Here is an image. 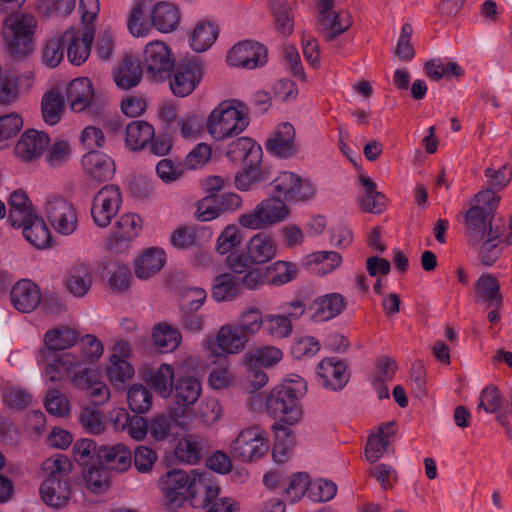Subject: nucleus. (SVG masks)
Returning <instances> with one entry per match:
<instances>
[{
  "label": "nucleus",
  "instance_id": "f257e3e1",
  "mask_svg": "<svg viewBox=\"0 0 512 512\" xmlns=\"http://www.w3.org/2000/svg\"><path fill=\"white\" fill-rule=\"evenodd\" d=\"M497 199L489 192L470 200V208L464 214L465 237L468 245L477 249L480 261L492 266L500 256L498 248L505 226L495 218Z\"/></svg>",
  "mask_w": 512,
  "mask_h": 512
},
{
  "label": "nucleus",
  "instance_id": "f03ea898",
  "mask_svg": "<svg viewBox=\"0 0 512 512\" xmlns=\"http://www.w3.org/2000/svg\"><path fill=\"white\" fill-rule=\"evenodd\" d=\"M157 487L163 503L170 507H179L189 501L194 508H203L220 490L207 472H187L182 469L166 471L158 479Z\"/></svg>",
  "mask_w": 512,
  "mask_h": 512
},
{
  "label": "nucleus",
  "instance_id": "7ed1b4c3",
  "mask_svg": "<svg viewBox=\"0 0 512 512\" xmlns=\"http://www.w3.org/2000/svg\"><path fill=\"white\" fill-rule=\"evenodd\" d=\"M306 391V382L300 377L277 385L266 399L268 413L281 424H296L302 416L298 400L306 394Z\"/></svg>",
  "mask_w": 512,
  "mask_h": 512
},
{
  "label": "nucleus",
  "instance_id": "20e7f679",
  "mask_svg": "<svg viewBox=\"0 0 512 512\" xmlns=\"http://www.w3.org/2000/svg\"><path fill=\"white\" fill-rule=\"evenodd\" d=\"M249 125L248 109L237 99L222 101L209 114L206 128L216 141L241 134Z\"/></svg>",
  "mask_w": 512,
  "mask_h": 512
},
{
  "label": "nucleus",
  "instance_id": "39448f33",
  "mask_svg": "<svg viewBox=\"0 0 512 512\" xmlns=\"http://www.w3.org/2000/svg\"><path fill=\"white\" fill-rule=\"evenodd\" d=\"M36 28L37 20L30 14L11 13L4 19L2 35L11 56L22 58L30 53Z\"/></svg>",
  "mask_w": 512,
  "mask_h": 512
},
{
  "label": "nucleus",
  "instance_id": "423d86ee",
  "mask_svg": "<svg viewBox=\"0 0 512 512\" xmlns=\"http://www.w3.org/2000/svg\"><path fill=\"white\" fill-rule=\"evenodd\" d=\"M289 215V208L278 197L262 200L256 207L238 218V223L247 229L259 230L277 224Z\"/></svg>",
  "mask_w": 512,
  "mask_h": 512
},
{
  "label": "nucleus",
  "instance_id": "0eeeda50",
  "mask_svg": "<svg viewBox=\"0 0 512 512\" xmlns=\"http://www.w3.org/2000/svg\"><path fill=\"white\" fill-rule=\"evenodd\" d=\"M268 450L265 433L257 426L241 430L229 446L232 457L244 463L257 461L266 455Z\"/></svg>",
  "mask_w": 512,
  "mask_h": 512
},
{
  "label": "nucleus",
  "instance_id": "6e6552de",
  "mask_svg": "<svg viewBox=\"0 0 512 512\" xmlns=\"http://www.w3.org/2000/svg\"><path fill=\"white\" fill-rule=\"evenodd\" d=\"M335 0H317L316 31L325 42H332L352 26L348 13L335 11Z\"/></svg>",
  "mask_w": 512,
  "mask_h": 512
},
{
  "label": "nucleus",
  "instance_id": "1a4fd4ad",
  "mask_svg": "<svg viewBox=\"0 0 512 512\" xmlns=\"http://www.w3.org/2000/svg\"><path fill=\"white\" fill-rule=\"evenodd\" d=\"M142 230V219L134 213H124L115 222L105 247L108 251L120 254L127 251L132 241Z\"/></svg>",
  "mask_w": 512,
  "mask_h": 512
},
{
  "label": "nucleus",
  "instance_id": "9d476101",
  "mask_svg": "<svg viewBox=\"0 0 512 512\" xmlns=\"http://www.w3.org/2000/svg\"><path fill=\"white\" fill-rule=\"evenodd\" d=\"M122 204V193L117 185L103 186L94 196L91 215L94 223L102 228L107 227L118 214Z\"/></svg>",
  "mask_w": 512,
  "mask_h": 512
},
{
  "label": "nucleus",
  "instance_id": "9b49d317",
  "mask_svg": "<svg viewBox=\"0 0 512 512\" xmlns=\"http://www.w3.org/2000/svg\"><path fill=\"white\" fill-rule=\"evenodd\" d=\"M94 33V26H86L82 31L70 27L62 34L63 47H66L67 58L70 63L79 66L88 59Z\"/></svg>",
  "mask_w": 512,
  "mask_h": 512
},
{
  "label": "nucleus",
  "instance_id": "f8f14e48",
  "mask_svg": "<svg viewBox=\"0 0 512 512\" xmlns=\"http://www.w3.org/2000/svg\"><path fill=\"white\" fill-rule=\"evenodd\" d=\"M268 51L259 42L245 40L235 44L227 54V62L231 66L255 69L267 62Z\"/></svg>",
  "mask_w": 512,
  "mask_h": 512
},
{
  "label": "nucleus",
  "instance_id": "ddd939ff",
  "mask_svg": "<svg viewBox=\"0 0 512 512\" xmlns=\"http://www.w3.org/2000/svg\"><path fill=\"white\" fill-rule=\"evenodd\" d=\"M203 77L202 64L197 59L185 60L176 66L170 79V88L174 95H190Z\"/></svg>",
  "mask_w": 512,
  "mask_h": 512
},
{
  "label": "nucleus",
  "instance_id": "4468645a",
  "mask_svg": "<svg viewBox=\"0 0 512 512\" xmlns=\"http://www.w3.org/2000/svg\"><path fill=\"white\" fill-rule=\"evenodd\" d=\"M45 214L55 228L63 235L72 234L77 227V215L73 206L61 197H52L45 204Z\"/></svg>",
  "mask_w": 512,
  "mask_h": 512
},
{
  "label": "nucleus",
  "instance_id": "2eb2a0df",
  "mask_svg": "<svg viewBox=\"0 0 512 512\" xmlns=\"http://www.w3.org/2000/svg\"><path fill=\"white\" fill-rule=\"evenodd\" d=\"M144 65L148 76L155 81H162L174 67V60L165 43L152 41L144 50Z\"/></svg>",
  "mask_w": 512,
  "mask_h": 512
},
{
  "label": "nucleus",
  "instance_id": "dca6fc26",
  "mask_svg": "<svg viewBox=\"0 0 512 512\" xmlns=\"http://www.w3.org/2000/svg\"><path fill=\"white\" fill-rule=\"evenodd\" d=\"M317 375L322 386L331 391L342 390L350 377L346 362L334 357L321 360L317 367Z\"/></svg>",
  "mask_w": 512,
  "mask_h": 512
},
{
  "label": "nucleus",
  "instance_id": "f3484780",
  "mask_svg": "<svg viewBox=\"0 0 512 512\" xmlns=\"http://www.w3.org/2000/svg\"><path fill=\"white\" fill-rule=\"evenodd\" d=\"M50 143L49 136L41 131H25L15 146V155L24 162H32L41 157Z\"/></svg>",
  "mask_w": 512,
  "mask_h": 512
},
{
  "label": "nucleus",
  "instance_id": "a211bd4d",
  "mask_svg": "<svg viewBox=\"0 0 512 512\" xmlns=\"http://www.w3.org/2000/svg\"><path fill=\"white\" fill-rule=\"evenodd\" d=\"M266 149L273 155L287 158L297 151L295 145V129L288 122L277 126L274 133L266 141Z\"/></svg>",
  "mask_w": 512,
  "mask_h": 512
},
{
  "label": "nucleus",
  "instance_id": "6ab92c4d",
  "mask_svg": "<svg viewBox=\"0 0 512 512\" xmlns=\"http://www.w3.org/2000/svg\"><path fill=\"white\" fill-rule=\"evenodd\" d=\"M10 298L13 306L18 311L30 313L39 305L41 292L34 282L22 279L13 286Z\"/></svg>",
  "mask_w": 512,
  "mask_h": 512
},
{
  "label": "nucleus",
  "instance_id": "aec40b11",
  "mask_svg": "<svg viewBox=\"0 0 512 512\" xmlns=\"http://www.w3.org/2000/svg\"><path fill=\"white\" fill-rule=\"evenodd\" d=\"M84 172L98 182L112 179L115 173L114 161L98 151H89L82 157Z\"/></svg>",
  "mask_w": 512,
  "mask_h": 512
},
{
  "label": "nucleus",
  "instance_id": "412c9836",
  "mask_svg": "<svg viewBox=\"0 0 512 512\" xmlns=\"http://www.w3.org/2000/svg\"><path fill=\"white\" fill-rule=\"evenodd\" d=\"M246 252L253 265L266 264L276 256L277 244L272 236L259 232L247 242Z\"/></svg>",
  "mask_w": 512,
  "mask_h": 512
},
{
  "label": "nucleus",
  "instance_id": "4be33fe9",
  "mask_svg": "<svg viewBox=\"0 0 512 512\" xmlns=\"http://www.w3.org/2000/svg\"><path fill=\"white\" fill-rule=\"evenodd\" d=\"M43 502L53 508L67 505L71 497V488L68 478L48 477L40 486Z\"/></svg>",
  "mask_w": 512,
  "mask_h": 512
},
{
  "label": "nucleus",
  "instance_id": "5701e85b",
  "mask_svg": "<svg viewBox=\"0 0 512 512\" xmlns=\"http://www.w3.org/2000/svg\"><path fill=\"white\" fill-rule=\"evenodd\" d=\"M166 255L161 248L145 249L135 260L134 273L137 278L147 280L157 274L165 265Z\"/></svg>",
  "mask_w": 512,
  "mask_h": 512
},
{
  "label": "nucleus",
  "instance_id": "b1692460",
  "mask_svg": "<svg viewBox=\"0 0 512 512\" xmlns=\"http://www.w3.org/2000/svg\"><path fill=\"white\" fill-rule=\"evenodd\" d=\"M172 392L176 404L184 413L188 407L199 399L202 392L201 382L194 376H178Z\"/></svg>",
  "mask_w": 512,
  "mask_h": 512
},
{
  "label": "nucleus",
  "instance_id": "393cba45",
  "mask_svg": "<svg viewBox=\"0 0 512 512\" xmlns=\"http://www.w3.org/2000/svg\"><path fill=\"white\" fill-rule=\"evenodd\" d=\"M346 300L339 293H330L316 298L311 304L313 314L311 320L314 322L328 321L338 316L346 307Z\"/></svg>",
  "mask_w": 512,
  "mask_h": 512
},
{
  "label": "nucleus",
  "instance_id": "a878e982",
  "mask_svg": "<svg viewBox=\"0 0 512 512\" xmlns=\"http://www.w3.org/2000/svg\"><path fill=\"white\" fill-rule=\"evenodd\" d=\"M226 156L232 162L260 164L262 148L249 137H239L228 145Z\"/></svg>",
  "mask_w": 512,
  "mask_h": 512
},
{
  "label": "nucleus",
  "instance_id": "bb28decb",
  "mask_svg": "<svg viewBox=\"0 0 512 512\" xmlns=\"http://www.w3.org/2000/svg\"><path fill=\"white\" fill-rule=\"evenodd\" d=\"M97 456L109 469L119 472L126 471L132 463L131 451L123 444L101 446Z\"/></svg>",
  "mask_w": 512,
  "mask_h": 512
},
{
  "label": "nucleus",
  "instance_id": "cd10ccee",
  "mask_svg": "<svg viewBox=\"0 0 512 512\" xmlns=\"http://www.w3.org/2000/svg\"><path fill=\"white\" fill-rule=\"evenodd\" d=\"M65 284L75 297L85 296L92 286L90 267L83 262H76L67 273Z\"/></svg>",
  "mask_w": 512,
  "mask_h": 512
},
{
  "label": "nucleus",
  "instance_id": "c85d7f7f",
  "mask_svg": "<svg viewBox=\"0 0 512 512\" xmlns=\"http://www.w3.org/2000/svg\"><path fill=\"white\" fill-rule=\"evenodd\" d=\"M79 338V333L68 326H60L48 330L44 335L45 353H57L61 350H66L76 344Z\"/></svg>",
  "mask_w": 512,
  "mask_h": 512
},
{
  "label": "nucleus",
  "instance_id": "c756f323",
  "mask_svg": "<svg viewBox=\"0 0 512 512\" xmlns=\"http://www.w3.org/2000/svg\"><path fill=\"white\" fill-rule=\"evenodd\" d=\"M247 337L235 323L223 325L217 333V344L226 353L236 354L243 351L249 342Z\"/></svg>",
  "mask_w": 512,
  "mask_h": 512
},
{
  "label": "nucleus",
  "instance_id": "7c9ffc66",
  "mask_svg": "<svg viewBox=\"0 0 512 512\" xmlns=\"http://www.w3.org/2000/svg\"><path fill=\"white\" fill-rule=\"evenodd\" d=\"M476 301L487 303L488 307L497 308L503 306V296L500 292V284L492 274H483L475 285Z\"/></svg>",
  "mask_w": 512,
  "mask_h": 512
},
{
  "label": "nucleus",
  "instance_id": "2f4dec72",
  "mask_svg": "<svg viewBox=\"0 0 512 512\" xmlns=\"http://www.w3.org/2000/svg\"><path fill=\"white\" fill-rule=\"evenodd\" d=\"M36 214L27 195L22 191H14L9 199L8 221L13 227L20 228L23 224L29 223Z\"/></svg>",
  "mask_w": 512,
  "mask_h": 512
},
{
  "label": "nucleus",
  "instance_id": "473e14b6",
  "mask_svg": "<svg viewBox=\"0 0 512 512\" xmlns=\"http://www.w3.org/2000/svg\"><path fill=\"white\" fill-rule=\"evenodd\" d=\"M67 100L75 112H82L93 99V88L88 78L72 80L66 90Z\"/></svg>",
  "mask_w": 512,
  "mask_h": 512
},
{
  "label": "nucleus",
  "instance_id": "72a5a7b5",
  "mask_svg": "<svg viewBox=\"0 0 512 512\" xmlns=\"http://www.w3.org/2000/svg\"><path fill=\"white\" fill-rule=\"evenodd\" d=\"M151 20L157 30L163 33L174 31L180 23L178 8L168 2H159L154 5Z\"/></svg>",
  "mask_w": 512,
  "mask_h": 512
},
{
  "label": "nucleus",
  "instance_id": "f704fd0d",
  "mask_svg": "<svg viewBox=\"0 0 512 512\" xmlns=\"http://www.w3.org/2000/svg\"><path fill=\"white\" fill-rule=\"evenodd\" d=\"M363 186V195L359 198V206L362 210L372 214H379L386 206L385 195L377 191L376 183L367 176H360Z\"/></svg>",
  "mask_w": 512,
  "mask_h": 512
},
{
  "label": "nucleus",
  "instance_id": "c9c22d12",
  "mask_svg": "<svg viewBox=\"0 0 512 512\" xmlns=\"http://www.w3.org/2000/svg\"><path fill=\"white\" fill-rule=\"evenodd\" d=\"M205 441L202 437L189 434L182 437L175 447V457L182 463L196 464L202 457Z\"/></svg>",
  "mask_w": 512,
  "mask_h": 512
},
{
  "label": "nucleus",
  "instance_id": "e433bc0d",
  "mask_svg": "<svg viewBox=\"0 0 512 512\" xmlns=\"http://www.w3.org/2000/svg\"><path fill=\"white\" fill-rule=\"evenodd\" d=\"M240 295L238 278L232 273H224L214 278L211 296L216 302L232 301Z\"/></svg>",
  "mask_w": 512,
  "mask_h": 512
},
{
  "label": "nucleus",
  "instance_id": "4c0bfd02",
  "mask_svg": "<svg viewBox=\"0 0 512 512\" xmlns=\"http://www.w3.org/2000/svg\"><path fill=\"white\" fill-rule=\"evenodd\" d=\"M153 137L154 129L145 121H132L126 126L125 144L131 151L142 149Z\"/></svg>",
  "mask_w": 512,
  "mask_h": 512
},
{
  "label": "nucleus",
  "instance_id": "58836bf2",
  "mask_svg": "<svg viewBox=\"0 0 512 512\" xmlns=\"http://www.w3.org/2000/svg\"><path fill=\"white\" fill-rule=\"evenodd\" d=\"M142 79V68L138 60L125 57L114 74L116 85L123 90L137 86Z\"/></svg>",
  "mask_w": 512,
  "mask_h": 512
},
{
  "label": "nucleus",
  "instance_id": "ea45409f",
  "mask_svg": "<svg viewBox=\"0 0 512 512\" xmlns=\"http://www.w3.org/2000/svg\"><path fill=\"white\" fill-rule=\"evenodd\" d=\"M43 361L46 364L45 373L47 374L52 370V372H65L70 376L81 365V360L78 356L71 352L60 354L43 352Z\"/></svg>",
  "mask_w": 512,
  "mask_h": 512
},
{
  "label": "nucleus",
  "instance_id": "a19ab883",
  "mask_svg": "<svg viewBox=\"0 0 512 512\" xmlns=\"http://www.w3.org/2000/svg\"><path fill=\"white\" fill-rule=\"evenodd\" d=\"M173 379V367L169 364H161L158 369L148 373L146 383L157 393L167 397L172 393Z\"/></svg>",
  "mask_w": 512,
  "mask_h": 512
},
{
  "label": "nucleus",
  "instance_id": "79ce46f5",
  "mask_svg": "<svg viewBox=\"0 0 512 512\" xmlns=\"http://www.w3.org/2000/svg\"><path fill=\"white\" fill-rule=\"evenodd\" d=\"M267 282L272 286H281L293 281L298 274L295 263L276 261L265 268Z\"/></svg>",
  "mask_w": 512,
  "mask_h": 512
},
{
  "label": "nucleus",
  "instance_id": "37998d69",
  "mask_svg": "<svg viewBox=\"0 0 512 512\" xmlns=\"http://www.w3.org/2000/svg\"><path fill=\"white\" fill-rule=\"evenodd\" d=\"M275 431V443L273 445L272 455L276 462H284L294 446V436L292 430L281 424L275 423L273 425Z\"/></svg>",
  "mask_w": 512,
  "mask_h": 512
},
{
  "label": "nucleus",
  "instance_id": "c03bdc74",
  "mask_svg": "<svg viewBox=\"0 0 512 512\" xmlns=\"http://www.w3.org/2000/svg\"><path fill=\"white\" fill-rule=\"evenodd\" d=\"M23 228V235L27 241L38 249L46 248L50 241V232L43 220L39 219L36 215L29 223L21 226Z\"/></svg>",
  "mask_w": 512,
  "mask_h": 512
},
{
  "label": "nucleus",
  "instance_id": "a18cd8bd",
  "mask_svg": "<svg viewBox=\"0 0 512 512\" xmlns=\"http://www.w3.org/2000/svg\"><path fill=\"white\" fill-rule=\"evenodd\" d=\"M218 36L217 27L209 21L199 22L191 36V47L196 52H204L215 42Z\"/></svg>",
  "mask_w": 512,
  "mask_h": 512
},
{
  "label": "nucleus",
  "instance_id": "49530a36",
  "mask_svg": "<svg viewBox=\"0 0 512 512\" xmlns=\"http://www.w3.org/2000/svg\"><path fill=\"white\" fill-rule=\"evenodd\" d=\"M265 317L262 311L257 307H246L238 316L235 324L238 328L251 339L261 328H264Z\"/></svg>",
  "mask_w": 512,
  "mask_h": 512
},
{
  "label": "nucleus",
  "instance_id": "de8ad7c7",
  "mask_svg": "<svg viewBox=\"0 0 512 512\" xmlns=\"http://www.w3.org/2000/svg\"><path fill=\"white\" fill-rule=\"evenodd\" d=\"M485 176L488 179L487 189L479 191L472 198H475L476 196L485 192L491 193L497 199L495 204L496 211L499 205L500 197L496 194L495 191L503 189L510 182L512 178V172L508 169L507 165H503L497 170L489 167L485 170Z\"/></svg>",
  "mask_w": 512,
  "mask_h": 512
},
{
  "label": "nucleus",
  "instance_id": "09e8293b",
  "mask_svg": "<svg viewBox=\"0 0 512 512\" xmlns=\"http://www.w3.org/2000/svg\"><path fill=\"white\" fill-rule=\"evenodd\" d=\"M152 338L155 347L162 353L174 351L181 343L180 333L167 324L156 326Z\"/></svg>",
  "mask_w": 512,
  "mask_h": 512
},
{
  "label": "nucleus",
  "instance_id": "8fccbe9b",
  "mask_svg": "<svg viewBox=\"0 0 512 512\" xmlns=\"http://www.w3.org/2000/svg\"><path fill=\"white\" fill-rule=\"evenodd\" d=\"M271 10L276 29L283 35H290L294 28V18L287 0H271Z\"/></svg>",
  "mask_w": 512,
  "mask_h": 512
},
{
  "label": "nucleus",
  "instance_id": "3c124183",
  "mask_svg": "<svg viewBox=\"0 0 512 512\" xmlns=\"http://www.w3.org/2000/svg\"><path fill=\"white\" fill-rule=\"evenodd\" d=\"M64 100L58 92L50 91L43 96L41 103L42 117L49 125L57 124L62 115Z\"/></svg>",
  "mask_w": 512,
  "mask_h": 512
},
{
  "label": "nucleus",
  "instance_id": "603ef678",
  "mask_svg": "<svg viewBox=\"0 0 512 512\" xmlns=\"http://www.w3.org/2000/svg\"><path fill=\"white\" fill-rule=\"evenodd\" d=\"M152 393L141 384H135L129 388L127 402L129 408L136 414L147 413L152 407Z\"/></svg>",
  "mask_w": 512,
  "mask_h": 512
},
{
  "label": "nucleus",
  "instance_id": "864d4df0",
  "mask_svg": "<svg viewBox=\"0 0 512 512\" xmlns=\"http://www.w3.org/2000/svg\"><path fill=\"white\" fill-rule=\"evenodd\" d=\"M264 321V331L272 338L285 339L292 334L293 325L284 314H268Z\"/></svg>",
  "mask_w": 512,
  "mask_h": 512
},
{
  "label": "nucleus",
  "instance_id": "5fc2aeb1",
  "mask_svg": "<svg viewBox=\"0 0 512 512\" xmlns=\"http://www.w3.org/2000/svg\"><path fill=\"white\" fill-rule=\"evenodd\" d=\"M109 380L116 386L125 383L134 376L133 366L126 360L110 356V364L107 367Z\"/></svg>",
  "mask_w": 512,
  "mask_h": 512
},
{
  "label": "nucleus",
  "instance_id": "6e6d98bb",
  "mask_svg": "<svg viewBox=\"0 0 512 512\" xmlns=\"http://www.w3.org/2000/svg\"><path fill=\"white\" fill-rule=\"evenodd\" d=\"M242 242V235L236 225L226 226L217 238L215 250L220 255L231 253Z\"/></svg>",
  "mask_w": 512,
  "mask_h": 512
},
{
  "label": "nucleus",
  "instance_id": "4d7b16f0",
  "mask_svg": "<svg viewBox=\"0 0 512 512\" xmlns=\"http://www.w3.org/2000/svg\"><path fill=\"white\" fill-rule=\"evenodd\" d=\"M64 58V47L62 41V35H54L49 38L42 49V61L48 67L54 68Z\"/></svg>",
  "mask_w": 512,
  "mask_h": 512
},
{
  "label": "nucleus",
  "instance_id": "13d9d810",
  "mask_svg": "<svg viewBox=\"0 0 512 512\" xmlns=\"http://www.w3.org/2000/svg\"><path fill=\"white\" fill-rule=\"evenodd\" d=\"M243 172L235 177V184L240 190H248L253 184L267 180V176L260 169V164L244 163Z\"/></svg>",
  "mask_w": 512,
  "mask_h": 512
},
{
  "label": "nucleus",
  "instance_id": "bf43d9fd",
  "mask_svg": "<svg viewBox=\"0 0 512 512\" xmlns=\"http://www.w3.org/2000/svg\"><path fill=\"white\" fill-rule=\"evenodd\" d=\"M309 488L308 475L302 472L296 473L290 477L284 490V497L291 502H296L303 497L306 491H309Z\"/></svg>",
  "mask_w": 512,
  "mask_h": 512
},
{
  "label": "nucleus",
  "instance_id": "052dcab7",
  "mask_svg": "<svg viewBox=\"0 0 512 512\" xmlns=\"http://www.w3.org/2000/svg\"><path fill=\"white\" fill-rule=\"evenodd\" d=\"M79 421L83 428L91 434H101L105 430L103 414L94 408H83L79 415Z\"/></svg>",
  "mask_w": 512,
  "mask_h": 512
},
{
  "label": "nucleus",
  "instance_id": "680f3d73",
  "mask_svg": "<svg viewBox=\"0 0 512 512\" xmlns=\"http://www.w3.org/2000/svg\"><path fill=\"white\" fill-rule=\"evenodd\" d=\"M46 162L50 167H59L66 163L71 155V147L68 142L59 140L46 149Z\"/></svg>",
  "mask_w": 512,
  "mask_h": 512
},
{
  "label": "nucleus",
  "instance_id": "e2e57ef3",
  "mask_svg": "<svg viewBox=\"0 0 512 512\" xmlns=\"http://www.w3.org/2000/svg\"><path fill=\"white\" fill-rule=\"evenodd\" d=\"M44 405L48 413L54 416H65L69 413V402L60 391L50 389L44 399Z\"/></svg>",
  "mask_w": 512,
  "mask_h": 512
},
{
  "label": "nucleus",
  "instance_id": "0e129e2a",
  "mask_svg": "<svg viewBox=\"0 0 512 512\" xmlns=\"http://www.w3.org/2000/svg\"><path fill=\"white\" fill-rule=\"evenodd\" d=\"M84 480L87 488L94 493L103 492L109 487L107 472L101 467H89L84 474Z\"/></svg>",
  "mask_w": 512,
  "mask_h": 512
},
{
  "label": "nucleus",
  "instance_id": "69168bd1",
  "mask_svg": "<svg viewBox=\"0 0 512 512\" xmlns=\"http://www.w3.org/2000/svg\"><path fill=\"white\" fill-rule=\"evenodd\" d=\"M156 173L164 183H172L179 180L184 173L182 163H174L171 159L165 158L156 165Z\"/></svg>",
  "mask_w": 512,
  "mask_h": 512
},
{
  "label": "nucleus",
  "instance_id": "338daca9",
  "mask_svg": "<svg viewBox=\"0 0 512 512\" xmlns=\"http://www.w3.org/2000/svg\"><path fill=\"white\" fill-rule=\"evenodd\" d=\"M283 357L279 348L274 346H265L254 350L250 354V361L264 367H270L277 364Z\"/></svg>",
  "mask_w": 512,
  "mask_h": 512
},
{
  "label": "nucleus",
  "instance_id": "774afa93",
  "mask_svg": "<svg viewBox=\"0 0 512 512\" xmlns=\"http://www.w3.org/2000/svg\"><path fill=\"white\" fill-rule=\"evenodd\" d=\"M43 469L49 474L48 477L54 476L55 478H68V474L72 469V464L68 457L64 455H57L47 459L43 463Z\"/></svg>",
  "mask_w": 512,
  "mask_h": 512
}]
</instances>
